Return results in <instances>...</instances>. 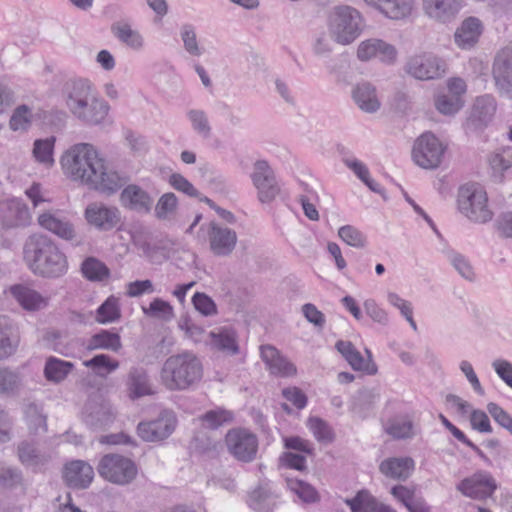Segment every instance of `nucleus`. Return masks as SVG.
I'll list each match as a JSON object with an SVG mask.
<instances>
[{"instance_id":"2","label":"nucleus","mask_w":512,"mask_h":512,"mask_svg":"<svg viewBox=\"0 0 512 512\" xmlns=\"http://www.w3.org/2000/svg\"><path fill=\"white\" fill-rule=\"evenodd\" d=\"M63 95L68 111L85 124H102L109 114V103L99 96L94 84L87 78H77L67 83Z\"/></svg>"},{"instance_id":"20","label":"nucleus","mask_w":512,"mask_h":512,"mask_svg":"<svg viewBox=\"0 0 512 512\" xmlns=\"http://www.w3.org/2000/svg\"><path fill=\"white\" fill-rule=\"evenodd\" d=\"M462 8V0H422L425 15L440 23L452 21Z\"/></svg>"},{"instance_id":"60","label":"nucleus","mask_w":512,"mask_h":512,"mask_svg":"<svg viewBox=\"0 0 512 512\" xmlns=\"http://www.w3.org/2000/svg\"><path fill=\"white\" fill-rule=\"evenodd\" d=\"M233 414L231 411L216 408L206 412L202 417V423L205 427L216 429L219 426L231 422Z\"/></svg>"},{"instance_id":"18","label":"nucleus","mask_w":512,"mask_h":512,"mask_svg":"<svg viewBox=\"0 0 512 512\" xmlns=\"http://www.w3.org/2000/svg\"><path fill=\"white\" fill-rule=\"evenodd\" d=\"M176 420L171 412H163L154 421L141 422L137 427L138 435L148 442L160 441L167 438L175 429Z\"/></svg>"},{"instance_id":"16","label":"nucleus","mask_w":512,"mask_h":512,"mask_svg":"<svg viewBox=\"0 0 512 512\" xmlns=\"http://www.w3.org/2000/svg\"><path fill=\"white\" fill-rule=\"evenodd\" d=\"M211 251L217 256H227L232 253L237 243L234 230L216 222H210L206 227Z\"/></svg>"},{"instance_id":"62","label":"nucleus","mask_w":512,"mask_h":512,"mask_svg":"<svg viewBox=\"0 0 512 512\" xmlns=\"http://www.w3.org/2000/svg\"><path fill=\"white\" fill-rule=\"evenodd\" d=\"M468 417L473 430L483 434L493 432L489 416L485 411L473 408Z\"/></svg>"},{"instance_id":"6","label":"nucleus","mask_w":512,"mask_h":512,"mask_svg":"<svg viewBox=\"0 0 512 512\" xmlns=\"http://www.w3.org/2000/svg\"><path fill=\"white\" fill-rule=\"evenodd\" d=\"M457 209L469 221L485 224L493 219L486 190L479 184L468 183L458 190Z\"/></svg>"},{"instance_id":"55","label":"nucleus","mask_w":512,"mask_h":512,"mask_svg":"<svg viewBox=\"0 0 512 512\" xmlns=\"http://www.w3.org/2000/svg\"><path fill=\"white\" fill-rule=\"evenodd\" d=\"M377 499L367 490L359 491L355 497L346 499L351 512H373Z\"/></svg>"},{"instance_id":"48","label":"nucleus","mask_w":512,"mask_h":512,"mask_svg":"<svg viewBox=\"0 0 512 512\" xmlns=\"http://www.w3.org/2000/svg\"><path fill=\"white\" fill-rule=\"evenodd\" d=\"M180 38L185 51L193 57H201L204 48L199 44L196 29L191 24H184L180 28Z\"/></svg>"},{"instance_id":"19","label":"nucleus","mask_w":512,"mask_h":512,"mask_svg":"<svg viewBox=\"0 0 512 512\" xmlns=\"http://www.w3.org/2000/svg\"><path fill=\"white\" fill-rule=\"evenodd\" d=\"M9 293L19 306L27 312H37L46 309L50 297L25 284H16L9 288Z\"/></svg>"},{"instance_id":"23","label":"nucleus","mask_w":512,"mask_h":512,"mask_svg":"<svg viewBox=\"0 0 512 512\" xmlns=\"http://www.w3.org/2000/svg\"><path fill=\"white\" fill-rule=\"evenodd\" d=\"M63 478L69 487L87 488L94 479V469L86 461L73 460L64 466Z\"/></svg>"},{"instance_id":"39","label":"nucleus","mask_w":512,"mask_h":512,"mask_svg":"<svg viewBox=\"0 0 512 512\" xmlns=\"http://www.w3.org/2000/svg\"><path fill=\"white\" fill-rule=\"evenodd\" d=\"M127 388L129 396L132 399L153 393L149 383L148 375L142 368H133L129 372Z\"/></svg>"},{"instance_id":"38","label":"nucleus","mask_w":512,"mask_h":512,"mask_svg":"<svg viewBox=\"0 0 512 512\" xmlns=\"http://www.w3.org/2000/svg\"><path fill=\"white\" fill-rule=\"evenodd\" d=\"M73 368V363L50 356L45 362L43 373L48 382L58 384L65 380Z\"/></svg>"},{"instance_id":"56","label":"nucleus","mask_w":512,"mask_h":512,"mask_svg":"<svg viewBox=\"0 0 512 512\" xmlns=\"http://www.w3.org/2000/svg\"><path fill=\"white\" fill-rule=\"evenodd\" d=\"M187 118L192 129L201 137L208 138L211 133V126L206 113L199 109H191L187 112Z\"/></svg>"},{"instance_id":"26","label":"nucleus","mask_w":512,"mask_h":512,"mask_svg":"<svg viewBox=\"0 0 512 512\" xmlns=\"http://www.w3.org/2000/svg\"><path fill=\"white\" fill-rule=\"evenodd\" d=\"M336 349L354 370L363 371L370 375L377 372L370 350L366 349L367 358H364L351 342L342 340L336 343Z\"/></svg>"},{"instance_id":"43","label":"nucleus","mask_w":512,"mask_h":512,"mask_svg":"<svg viewBox=\"0 0 512 512\" xmlns=\"http://www.w3.org/2000/svg\"><path fill=\"white\" fill-rule=\"evenodd\" d=\"M488 164L493 175L501 177L506 170L512 167V146L496 149L489 155Z\"/></svg>"},{"instance_id":"45","label":"nucleus","mask_w":512,"mask_h":512,"mask_svg":"<svg viewBox=\"0 0 512 512\" xmlns=\"http://www.w3.org/2000/svg\"><path fill=\"white\" fill-rule=\"evenodd\" d=\"M81 272L86 279L93 282H102L110 277L109 268L95 257H88L83 261Z\"/></svg>"},{"instance_id":"46","label":"nucleus","mask_w":512,"mask_h":512,"mask_svg":"<svg viewBox=\"0 0 512 512\" xmlns=\"http://www.w3.org/2000/svg\"><path fill=\"white\" fill-rule=\"evenodd\" d=\"M387 434L395 439L410 438L414 435L413 423L407 416H398L389 419L384 424Z\"/></svg>"},{"instance_id":"21","label":"nucleus","mask_w":512,"mask_h":512,"mask_svg":"<svg viewBox=\"0 0 512 512\" xmlns=\"http://www.w3.org/2000/svg\"><path fill=\"white\" fill-rule=\"evenodd\" d=\"M111 32L121 44L134 52L143 51L147 45L144 35L134 28L129 20L114 22L111 25Z\"/></svg>"},{"instance_id":"59","label":"nucleus","mask_w":512,"mask_h":512,"mask_svg":"<svg viewBox=\"0 0 512 512\" xmlns=\"http://www.w3.org/2000/svg\"><path fill=\"white\" fill-rule=\"evenodd\" d=\"M338 236L347 245L354 248H363L366 245V236L356 227L345 225L339 228Z\"/></svg>"},{"instance_id":"30","label":"nucleus","mask_w":512,"mask_h":512,"mask_svg":"<svg viewBox=\"0 0 512 512\" xmlns=\"http://www.w3.org/2000/svg\"><path fill=\"white\" fill-rule=\"evenodd\" d=\"M261 358L273 375L288 377L296 374L294 364L280 355L279 351L271 345L261 346Z\"/></svg>"},{"instance_id":"52","label":"nucleus","mask_w":512,"mask_h":512,"mask_svg":"<svg viewBox=\"0 0 512 512\" xmlns=\"http://www.w3.org/2000/svg\"><path fill=\"white\" fill-rule=\"evenodd\" d=\"M334 44H336L334 37H332L328 29L321 30L315 33L312 39L311 49L315 56L327 57L332 53Z\"/></svg>"},{"instance_id":"4","label":"nucleus","mask_w":512,"mask_h":512,"mask_svg":"<svg viewBox=\"0 0 512 512\" xmlns=\"http://www.w3.org/2000/svg\"><path fill=\"white\" fill-rule=\"evenodd\" d=\"M203 376V366L192 352H182L168 357L160 371L161 384L169 391L188 390Z\"/></svg>"},{"instance_id":"13","label":"nucleus","mask_w":512,"mask_h":512,"mask_svg":"<svg viewBox=\"0 0 512 512\" xmlns=\"http://www.w3.org/2000/svg\"><path fill=\"white\" fill-rule=\"evenodd\" d=\"M251 178L260 202L269 203L274 200L279 193V186L272 168L266 161L260 160L254 164Z\"/></svg>"},{"instance_id":"47","label":"nucleus","mask_w":512,"mask_h":512,"mask_svg":"<svg viewBox=\"0 0 512 512\" xmlns=\"http://www.w3.org/2000/svg\"><path fill=\"white\" fill-rule=\"evenodd\" d=\"M120 316L119 299L110 296L98 307L95 318L101 324H108L117 321Z\"/></svg>"},{"instance_id":"53","label":"nucleus","mask_w":512,"mask_h":512,"mask_svg":"<svg viewBox=\"0 0 512 512\" xmlns=\"http://www.w3.org/2000/svg\"><path fill=\"white\" fill-rule=\"evenodd\" d=\"M302 192L299 195V202L301 203L304 214L307 218L312 221L319 219V213L316 208V202L318 201L317 192L310 188L306 184H302Z\"/></svg>"},{"instance_id":"50","label":"nucleus","mask_w":512,"mask_h":512,"mask_svg":"<svg viewBox=\"0 0 512 512\" xmlns=\"http://www.w3.org/2000/svg\"><path fill=\"white\" fill-rule=\"evenodd\" d=\"M363 309L366 316L375 324L387 327L390 324L388 311L383 308L375 299L367 298L363 301Z\"/></svg>"},{"instance_id":"29","label":"nucleus","mask_w":512,"mask_h":512,"mask_svg":"<svg viewBox=\"0 0 512 512\" xmlns=\"http://www.w3.org/2000/svg\"><path fill=\"white\" fill-rule=\"evenodd\" d=\"M30 219L29 209L19 199L0 203V220L6 227L25 225Z\"/></svg>"},{"instance_id":"22","label":"nucleus","mask_w":512,"mask_h":512,"mask_svg":"<svg viewBox=\"0 0 512 512\" xmlns=\"http://www.w3.org/2000/svg\"><path fill=\"white\" fill-rule=\"evenodd\" d=\"M495 112L496 101L493 96L483 95L478 97L475 100L470 116L467 119V129H482L492 120Z\"/></svg>"},{"instance_id":"11","label":"nucleus","mask_w":512,"mask_h":512,"mask_svg":"<svg viewBox=\"0 0 512 512\" xmlns=\"http://www.w3.org/2000/svg\"><path fill=\"white\" fill-rule=\"evenodd\" d=\"M456 489L465 497L485 500L493 495L497 484L491 473L479 470L457 483Z\"/></svg>"},{"instance_id":"15","label":"nucleus","mask_w":512,"mask_h":512,"mask_svg":"<svg viewBox=\"0 0 512 512\" xmlns=\"http://www.w3.org/2000/svg\"><path fill=\"white\" fill-rule=\"evenodd\" d=\"M38 224L63 240L73 241L77 237L74 224L63 211L49 210L39 214Z\"/></svg>"},{"instance_id":"7","label":"nucleus","mask_w":512,"mask_h":512,"mask_svg":"<svg viewBox=\"0 0 512 512\" xmlns=\"http://www.w3.org/2000/svg\"><path fill=\"white\" fill-rule=\"evenodd\" d=\"M99 475L108 482L117 485H126L137 475L135 462L121 454H105L97 466Z\"/></svg>"},{"instance_id":"3","label":"nucleus","mask_w":512,"mask_h":512,"mask_svg":"<svg viewBox=\"0 0 512 512\" xmlns=\"http://www.w3.org/2000/svg\"><path fill=\"white\" fill-rule=\"evenodd\" d=\"M24 261L29 269L44 278L64 276L69 268L68 260L59 246L44 234L28 237L23 248Z\"/></svg>"},{"instance_id":"9","label":"nucleus","mask_w":512,"mask_h":512,"mask_svg":"<svg viewBox=\"0 0 512 512\" xmlns=\"http://www.w3.org/2000/svg\"><path fill=\"white\" fill-rule=\"evenodd\" d=\"M405 71L418 80H434L446 73L447 63L433 52L423 51L407 59Z\"/></svg>"},{"instance_id":"31","label":"nucleus","mask_w":512,"mask_h":512,"mask_svg":"<svg viewBox=\"0 0 512 512\" xmlns=\"http://www.w3.org/2000/svg\"><path fill=\"white\" fill-rule=\"evenodd\" d=\"M19 461L33 471H40L51 460V453L42 451L34 443L23 441L17 449Z\"/></svg>"},{"instance_id":"28","label":"nucleus","mask_w":512,"mask_h":512,"mask_svg":"<svg viewBox=\"0 0 512 512\" xmlns=\"http://www.w3.org/2000/svg\"><path fill=\"white\" fill-rule=\"evenodd\" d=\"M483 29L479 18L471 16L464 19L454 34L456 45L464 50L471 49L478 42Z\"/></svg>"},{"instance_id":"61","label":"nucleus","mask_w":512,"mask_h":512,"mask_svg":"<svg viewBox=\"0 0 512 512\" xmlns=\"http://www.w3.org/2000/svg\"><path fill=\"white\" fill-rule=\"evenodd\" d=\"M288 488L304 502H314L317 499L316 490L308 483L298 479H287Z\"/></svg>"},{"instance_id":"24","label":"nucleus","mask_w":512,"mask_h":512,"mask_svg":"<svg viewBox=\"0 0 512 512\" xmlns=\"http://www.w3.org/2000/svg\"><path fill=\"white\" fill-rule=\"evenodd\" d=\"M366 5L391 20L409 17L414 9L413 0H362Z\"/></svg>"},{"instance_id":"63","label":"nucleus","mask_w":512,"mask_h":512,"mask_svg":"<svg viewBox=\"0 0 512 512\" xmlns=\"http://www.w3.org/2000/svg\"><path fill=\"white\" fill-rule=\"evenodd\" d=\"M195 309L204 316H213L217 313V306L213 299L205 293L196 292L192 297Z\"/></svg>"},{"instance_id":"32","label":"nucleus","mask_w":512,"mask_h":512,"mask_svg":"<svg viewBox=\"0 0 512 512\" xmlns=\"http://www.w3.org/2000/svg\"><path fill=\"white\" fill-rule=\"evenodd\" d=\"M206 342L211 348L228 354H236L239 350L237 334L231 326H222L210 331Z\"/></svg>"},{"instance_id":"34","label":"nucleus","mask_w":512,"mask_h":512,"mask_svg":"<svg viewBox=\"0 0 512 512\" xmlns=\"http://www.w3.org/2000/svg\"><path fill=\"white\" fill-rule=\"evenodd\" d=\"M55 144V136L36 139L32 147V157L34 161L44 168H52L55 164Z\"/></svg>"},{"instance_id":"58","label":"nucleus","mask_w":512,"mask_h":512,"mask_svg":"<svg viewBox=\"0 0 512 512\" xmlns=\"http://www.w3.org/2000/svg\"><path fill=\"white\" fill-rule=\"evenodd\" d=\"M145 315L150 317L159 318L162 320H170L173 317V307L167 301L160 298H155L149 307H142Z\"/></svg>"},{"instance_id":"54","label":"nucleus","mask_w":512,"mask_h":512,"mask_svg":"<svg viewBox=\"0 0 512 512\" xmlns=\"http://www.w3.org/2000/svg\"><path fill=\"white\" fill-rule=\"evenodd\" d=\"M464 106V99L449 94H439L435 98V107L443 115H454Z\"/></svg>"},{"instance_id":"8","label":"nucleus","mask_w":512,"mask_h":512,"mask_svg":"<svg viewBox=\"0 0 512 512\" xmlns=\"http://www.w3.org/2000/svg\"><path fill=\"white\" fill-rule=\"evenodd\" d=\"M447 145L431 132L421 134L413 145L412 158L424 169H435L444 159Z\"/></svg>"},{"instance_id":"41","label":"nucleus","mask_w":512,"mask_h":512,"mask_svg":"<svg viewBox=\"0 0 512 512\" xmlns=\"http://www.w3.org/2000/svg\"><path fill=\"white\" fill-rule=\"evenodd\" d=\"M23 414L26 424L34 433L47 430V416L43 412V406L40 403L28 402L23 406Z\"/></svg>"},{"instance_id":"37","label":"nucleus","mask_w":512,"mask_h":512,"mask_svg":"<svg viewBox=\"0 0 512 512\" xmlns=\"http://www.w3.org/2000/svg\"><path fill=\"white\" fill-rule=\"evenodd\" d=\"M122 347L121 338L118 333L101 330L98 333L92 335L86 344V348L92 350H109L112 352H118Z\"/></svg>"},{"instance_id":"17","label":"nucleus","mask_w":512,"mask_h":512,"mask_svg":"<svg viewBox=\"0 0 512 512\" xmlns=\"http://www.w3.org/2000/svg\"><path fill=\"white\" fill-rule=\"evenodd\" d=\"M493 76L500 93L512 98V41L498 53Z\"/></svg>"},{"instance_id":"12","label":"nucleus","mask_w":512,"mask_h":512,"mask_svg":"<svg viewBox=\"0 0 512 512\" xmlns=\"http://www.w3.org/2000/svg\"><path fill=\"white\" fill-rule=\"evenodd\" d=\"M87 223L97 230L110 231L121 223L120 210L102 202L90 203L84 212Z\"/></svg>"},{"instance_id":"36","label":"nucleus","mask_w":512,"mask_h":512,"mask_svg":"<svg viewBox=\"0 0 512 512\" xmlns=\"http://www.w3.org/2000/svg\"><path fill=\"white\" fill-rule=\"evenodd\" d=\"M39 343L44 348L50 349L63 356H69L71 353L66 334L54 328L42 330L40 332Z\"/></svg>"},{"instance_id":"57","label":"nucleus","mask_w":512,"mask_h":512,"mask_svg":"<svg viewBox=\"0 0 512 512\" xmlns=\"http://www.w3.org/2000/svg\"><path fill=\"white\" fill-rule=\"evenodd\" d=\"M308 428L314 437L323 443H329L334 438V433L329 424L319 417H310L308 419Z\"/></svg>"},{"instance_id":"40","label":"nucleus","mask_w":512,"mask_h":512,"mask_svg":"<svg viewBox=\"0 0 512 512\" xmlns=\"http://www.w3.org/2000/svg\"><path fill=\"white\" fill-rule=\"evenodd\" d=\"M248 505L257 512H272L276 503V496L268 484L253 490L248 497Z\"/></svg>"},{"instance_id":"44","label":"nucleus","mask_w":512,"mask_h":512,"mask_svg":"<svg viewBox=\"0 0 512 512\" xmlns=\"http://www.w3.org/2000/svg\"><path fill=\"white\" fill-rule=\"evenodd\" d=\"M34 120L32 107L22 104L17 106L9 119V128L14 132H27Z\"/></svg>"},{"instance_id":"25","label":"nucleus","mask_w":512,"mask_h":512,"mask_svg":"<svg viewBox=\"0 0 512 512\" xmlns=\"http://www.w3.org/2000/svg\"><path fill=\"white\" fill-rule=\"evenodd\" d=\"M120 202L124 208L140 214L149 213L153 206L150 194L135 184H130L122 190Z\"/></svg>"},{"instance_id":"14","label":"nucleus","mask_w":512,"mask_h":512,"mask_svg":"<svg viewBox=\"0 0 512 512\" xmlns=\"http://www.w3.org/2000/svg\"><path fill=\"white\" fill-rule=\"evenodd\" d=\"M226 444L231 454L241 461H251L258 448L256 436L246 429H233L226 435Z\"/></svg>"},{"instance_id":"5","label":"nucleus","mask_w":512,"mask_h":512,"mask_svg":"<svg viewBox=\"0 0 512 512\" xmlns=\"http://www.w3.org/2000/svg\"><path fill=\"white\" fill-rule=\"evenodd\" d=\"M327 29L336 44L348 46L363 33L365 19L362 13L352 6H336L328 16Z\"/></svg>"},{"instance_id":"64","label":"nucleus","mask_w":512,"mask_h":512,"mask_svg":"<svg viewBox=\"0 0 512 512\" xmlns=\"http://www.w3.org/2000/svg\"><path fill=\"white\" fill-rule=\"evenodd\" d=\"M168 183L177 191L190 197H197L199 192L194 185L180 173H172L168 178Z\"/></svg>"},{"instance_id":"42","label":"nucleus","mask_w":512,"mask_h":512,"mask_svg":"<svg viewBox=\"0 0 512 512\" xmlns=\"http://www.w3.org/2000/svg\"><path fill=\"white\" fill-rule=\"evenodd\" d=\"M23 387V378L19 371L0 368V395L15 396Z\"/></svg>"},{"instance_id":"35","label":"nucleus","mask_w":512,"mask_h":512,"mask_svg":"<svg viewBox=\"0 0 512 512\" xmlns=\"http://www.w3.org/2000/svg\"><path fill=\"white\" fill-rule=\"evenodd\" d=\"M18 347V339L12 320L0 315V360L13 355Z\"/></svg>"},{"instance_id":"51","label":"nucleus","mask_w":512,"mask_h":512,"mask_svg":"<svg viewBox=\"0 0 512 512\" xmlns=\"http://www.w3.org/2000/svg\"><path fill=\"white\" fill-rule=\"evenodd\" d=\"M178 208V199L174 193H164L157 201L154 212L159 220H170Z\"/></svg>"},{"instance_id":"1","label":"nucleus","mask_w":512,"mask_h":512,"mask_svg":"<svg viewBox=\"0 0 512 512\" xmlns=\"http://www.w3.org/2000/svg\"><path fill=\"white\" fill-rule=\"evenodd\" d=\"M59 163L67 179L106 195L116 193L125 183L119 172L90 143L69 146L60 156Z\"/></svg>"},{"instance_id":"49","label":"nucleus","mask_w":512,"mask_h":512,"mask_svg":"<svg viewBox=\"0 0 512 512\" xmlns=\"http://www.w3.org/2000/svg\"><path fill=\"white\" fill-rule=\"evenodd\" d=\"M83 365L91 369L96 375L104 377L119 367V362L106 354H99L92 359L85 360Z\"/></svg>"},{"instance_id":"27","label":"nucleus","mask_w":512,"mask_h":512,"mask_svg":"<svg viewBox=\"0 0 512 512\" xmlns=\"http://www.w3.org/2000/svg\"><path fill=\"white\" fill-rule=\"evenodd\" d=\"M352 98L357 107L366 113H375L381 107L378 90L368 81L359 82L353 87Z\"/></svg>"},{"instance_id":"33","label":"nucleus","mask_w":512,"mask_h":512,"mask_svg":"<svg viewBox=\"0 0 512 512\" xmlns=\"http://www.w3.org/2000/svg\"><path fill=\"white\" fill-rule=\"evenodd\" d=\"M386 477L406 480L415 469V462L411 457H391L383 460L379 466Z\"/></svg>"},{"instance_id":"10","label":"nucleus","mask_w":512,"mask_h":512,"mask_svg":"<svg viewBox=\"0 0 512 512\" xmlns=\"http://www.w3.org/2000/svg\"><path fill=\"white\" fill-rule=\"evenodd\" d=\"M356 58L363 63L377 61L392 66L398 61L399 51L394 44L382 38L370 37L358 43Z\"/></svg>"}]
</instances>
